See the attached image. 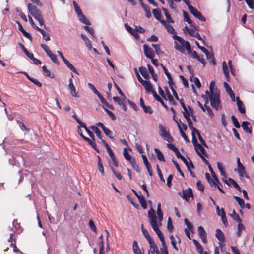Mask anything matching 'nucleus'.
<instances>
[{
	"label": "nucleus",
	"mask_w": 254,
	"mask_h": 254,
	"mask_svg": "<svg viewBox=\"0 0 254 254\" xmlns=\"http://www.w3.org/2000/svg\"><path fill=\"white\" fill-rule=\"evenodd\" d=\"M148 216L150 220V224L153 230L156 233L162 243V248L160 249L162 254L168 252L167 246L165 243L164 237L162 232L158 228L156 222V215L154 210L151 208L148 212Z\"/></svg>",
	"instance_id": "1"
},
{
	"label": "nucleus",
	"mask_w": 254,
	"mask_h": 254,
	"mask_svg": "<svg viewBox=\"0 0 254 254\" xmlns=\"http://www.w3.org/2000/svg\"><path fill=\"white\" fill-rule=\"evenodd\" d=\"M156 19L160 21L161 24L165 26L167 31L171 34H175V29L173 26L170 25V23H173L174 20L171 17H165V19H164V17H155Z\"/></svg>",
	"instance_id": "2"
},
{
	"label": "nucleus",
	"mask_w": 254,
	"mask_h": 254,
	"mask_svg": "<svg viewBox=\"0 0 254 254\" xmlns=\"http://www.w3.org/2000/svg\"><path fill=\"white\" fill-rule=\"evenodd\" d=\"M206 94L208 95L209 99L210 101L211 105L213 108L218 110L220 104V94L218 92L215 93L209 94L208 91H206Z\"/></svg>",
	"instance_id": "3"
},
{
	"label": "nucleus",
	"mask_w": 254,
	"mask_h": 254,
	"mask_svg": "<svg viewBox=\"0 0 254 254\" xmlns=\"http://www.w3.org/2000/svg\"><path fill=\"white\" fill-rule=\"evenodd\" d=\"M159 134L164 140L168 142L173 141V137L170 135L169 131H167L166 127L162 124H159Z\"/></svg>",
	"instance_id": "4"
},
{
	"label": "nucleus",
	"mask_w": 254,
	"mask_h": 254,
	"mask_svg": "<svg viewBox=\"0 0 254 254\" xmlns=\"http://www.w3.org/2000/svg\"><path fill=\"white\" fill-rule=\"evenodd\" d=\"M123 154H124V157L126 158V159L128 160V161H129L131 165H132V167L135 170H136L137 171H138L139 167L136 164L135 159L129 155V154L128 153V152L126 148L124 149Z\"/></svg>",
	"instance_id": "5"
},
{
	"label": "nucleus",
	"mask_w": 254,
	"mask_h": 254,
	"mask_svg": "<svg viewBox=\"0 0 254 254\" xmlns=\"http://www.w3.org/2000/svg\"><path fill=\"white\" fill-rule=\"evenodd\" d=\"M173 37L175 40H177L183 46L185 47L188 53L190 54L191 52V47L190 44L188 41L184 40L183 38L176 35H174Z\"/></svg>",
	"instance_id": "6"
},
{
	"label": "nucleus",
	"mask_w": 254,
	"mask_h": 254,
	"mask_svg": "<svg viewBox=\"0 0 254 254\" xmlns=\"http://www.w3.org/2000/svg\"><path fill=\"white\" fill-rule=\"evenodd\" d=\"M179 194L183 199H185L186 201H188V200L190 197H193L192 190L190 188L183 190L182 195L181 194V193H180Z\"/></svg>",
	"instance_id": "7"
},
{
	"label": "nucleus",
	"mask_w": 254,
	"mask_h": 254,
	"mask_svg": "<svg viewBox=\"0 0 254 254\" xmlns=\"http://www.w3.org/2000/svg\"><path fill=\"white\" fill-rule=\"evenodd\" d=\"M28 7L29 12L32 15V16L41 15V13L40 11L37 8V7L36 6L31 5V4H29L28 5Z\"/></svg>",
	"instance_id": "8"
},
{
	"label": "nucleus",
	"mask_w": 254,
	"mask_h": 254,
	"mask_svg": "<svg viewBox=\"0 0 254 254\" xmlns=\"http://www.w3.org/2000/svg\"><path fill=\"white\" fill-rule=\"evenodd\" d=\"M143 49L145 56L149 59L153 58L154 53L153 49L149 47L148 45L144 44L143 45Z\"/></svg>",
	"instance_id": "9"
},
{
	"label": "nucleus",
	"mask_w": 254,
	"mask_h": 254,
	"mask_svg": "<svg viewBox=\"0 0 254 254\" xmlns=\"http://www.w3.org/2000/svg\"><path fill=\"white\" fill-rule=\"evenodd\" d=\"M141 84L144 87L147 93H151L153 95V92H155L153 89V86L149 80H145L143 83H141Z\"/></svg>",
	"instance_id": "10"
},
{
	"label": "nucleus",
	"mask_w": 254,
	"mask_h": 254,
	"mask_svg": "<svg viewBox=\"0 0 254 254\" xmlns=\"http://www.w3.org/2000/svg\"><path fill=\"white\" fill-rule=\"evenodd\" d=\"M198 232L199 235L202 241L204 243H207V238H206V233L204 230L203 227L201 226H200L198 227Z\"/></svg>",
	"instance_id": "11"
},
{
	"label": "nucleus",
	"mask_w": 254,
	"mask_h": 254,
	"mask_svg": "<svg viewBox=\"0 0 254 254\" xmlns=\"http://www.w3.org/2000/svg\"><path fill=\"white\" fill-rule=\"evenodd\" d=\"M217 167L220 172V174L222 176H224L225 178V179H223V181L225 183H226L227 184L229 185L228 180L226 179V172H225L224 168H223V167L222 166V164L220 162H217Z\"/></svg>",
	"instance_id": "12"
},
{
	"label": "nucleus",
	"mask_w": 254,
	"mask_h": 254,
	"mask_svg": "<svg viewBox=\"0 0 254 254\" xmlns=\"http://www.w3.org/2000/svg\"><path fill=\"white\" fill-rule=\"evenodd\" d=\"M208 168H209V170L211 174V175L213 178V180L211 179V181L212 182V184L213 185H217L216 182L218 183H220V182H219L218 179L217 178L215 172H214V171L210 165H208Z\"/></svg>",
	"instance_id": "13"
},
{
	"label": "nucleus",
	"mask_w": 254,
	"mask_h": 254,
	"mask_svg": "<svg viewBox=\"0 0 254 254\" xmlns=\"http://www.w3.org/2000/svg\"><path fill=\"white\" fill-rule=\"evenodd\" d=\"M132 249L134 254H143L139 248L137 242L136 240L133 241L132 244Z\"/></svg>",
	"instance_id": "14"
},
{
	"label": "nucleus",
	"mask_w": 254,
	"mask_h": 254,
	"mask_svg": "<svg viewBox=\"0 0 254 254\" xmlns=\"http://www.w3.org/2000/svg\"><path fill=\"white\" fill-rule=\"evenodd\" d=\"M69 85L68 87L69 89L70 90V93L73 96L77 97V93L76 92L75 88L73 84L72 78H70L69 81Z\"/></svg>",
	"instance_id": "15"
},
{
	"label": "nucleus",
	"mask_w": 254,
	"mask_h": 254,
	"mask_svg": "<svg viewBox=\"0 0 254 254\" xmlns=\"http://www.w3.org/2000/svg\"><path fill=\"white\" fill-rule=\"evenodd\" d=\"M237 104L240 112L242 114L245 113V108L243 102L240 100L238 97H236Z\"/></svg>",
	"instance_id": "16"
},
{
	"label": "nucleus",
	"mask_w": 254,
	"mask_h": 254,
	"mask_svg": "<svg viewBox=\"0 0 254 254\" xmlns=\"http://www.w3.org/2000/svg\"><path fill=\"white\" fill-rule=\"evenodd\" d=\"M139 71L142 75V76L145 79V80H148L149 79L150 76L148 73L145 67H140L139 68Z\"/></svg>",
	"instance_id": "17"
},
{
	"label": "nucleus",
	"mask_w": 254,
	"mask_h": 254,
	"mask_svg": "<svg viewBox=\"0 0 254 254\" xmlns=\"http://www.w3.org/2000/svg\"><path fill=\"white\" fill-rule=\"evenodd\" d=\"M149 244V247L150 249V252L152 254H155V252L158 251L157 246L154 242V240H152L148 242Z\"/></svg>",
	"instance_id": "18"
},
{
	"label": "nucleus",
	"mask_w": 254,
	"mask_h": 254,
	"mask_svg": "<svg viewBox=\"0 0 254 254\" xmlns=\"http://www.w3.org/2000/svg\"><path fill=\"white\" fill-rule=\"evenodd\" d=\"M216 237L220 242L225 241L224 235L219 229H217L216 230Z\"/></svg>",
	"instance_id": "19"
},
{
	"label": "nucleus",
	"mask_w": 254,
	"mask_h": 254,
	"mask_svg": "<svg viewBox=\"0 0 254 254\" xmlns=\"http://www.w3.org/2000/svg\"><path fill=\"white\" fill-rule=\"evenodd\" d=\"M157 214L158 215V222L156 221L157 224L158 225V227L161 225V222L163 220V213L161 211V209H157ZM157 219V217H156Z\"/></svg>",
	"instance_id": "20"
},
{
	"label": "nucleus",
	"mask_w": 254,
	"mask_h": 254,
	"mask_svg": "<svg viewBox=\"0 0 254 254\" xmlns=\"http://www.w3.org/2000/svg\"><path fill=\"white\" fill-rule=\"evenodd\" d=\"M196 152L198 154V155L199 156V154H202L203 156H205L206 157H207V155L205 152L204 148L202 147V146L200 145H197V148H195Z\"/></svg>",
	"instance_id": "21"
},
{
	"label": "nucleus",
	"mask_w": 254,
	"mask_h": 254,
	"mask_svg": "<svg viewBox=\"0 0 254 254\" xmlns=\"http://www.w3.org/2000/svg\"><path fill=\"white\" fill-rule=\"evenodd\" d=\"M188 7L191 14L193 16H201L200 13L193 6L190 4Z\"/></svg>",
	"instance_id": "22"
},
{
	"label": "nucleus",
	"mask_w": 254,
	"mask_h": 254,
	"mask_svg": "<svg viewBox=\"0 0 254 254\" xmlns=\"http://www.w3.org/2000/svg\"><path fill=\"white\" fill-rule=\"evenodd\" d=\"M249 124L250 123L248 122L244 121L242 124V127L245 132L251 134L252 133V130L248 127Z\"/></svg>",
	"instance_id": "23"
},
{
	"label": "nucleus",
	"mask_w": 254,
	"mask_h": 254,
	"mask_svg": "<svg viewBox=\"0 0 254 254\" xmlns=\"http://www.w3.org/2000/svg\"><path fill=\"white\" fill-rule=\"evenodd\" d=\"M80 127L84 128L87 133L88 134L89 136L93 139V140H95L94 136L93 133L86 127L85 124L84 123H82L80 122Z\"/></svg>",
	"instance_id": "24"
},
{
	"label": "nucleus",
	"mask_w": 254,
	"mask_h": 254,
	"mask_svg": "<svg viewBox=\"0 0 254 254\" xmlns=\"http://www.w3.org/2000/svg\"><path fill=\"white\" fill-rule=\"evenodd\" d=\"M67 67H68L73 72L78 74V73L75 68L70 64V63L66 59L63 61Z\"/></svg>",
	"instance_id": "25"
},
{
	"label": "nucleus",
	"mask_w": 254,
	"mask_h": 254,
	"mask_svg": "<svg viewBox=\"0 0 254 254\" xmlns=\"http://www.w3.org/2000/svg\"><path fill=\"white\" fill-rule=\"evenodd\" d=\"M141 229H142V232L143 235L146 238V239L148 240V242L153 240L152 238L150 237L147 230L144 228L143 224H142V225H141Z\"/></svg>",
	"instance_id": "26"
},
{
	"label": "nucleus",
	"mask_w": 254,
	"mask_h": 254,
	"mask_svg": "<svg viewBox=\"0 0 254 254\" xmlns=\"http://www.w3.org/2000/svg\"><path fill=\"white\" fill-rule=\"evenodd\" d=\"M90 128L96 133V135L101 140H103L102 139L101 132L97 127L94 126H91Z\"/></svg>",
	"instance_id": "27"
},
{
	"label": "nucleus",
	"mask_w": 254,
	"mask_h": 254,
	"mask_svg": "<svg viewBox=\"0 0 254 254\" xmlns=\"http://www.w3.org/2000/svg\"><path fill=\"white\" fill-rule=\"evenodd\" d=\"M181 160L185 163V165L187 166L188 169L189 170H190V166L192 168H194V166L191 162V161L189 158V161H188L183 156V157L181 159Z\"/></svg>",
	"instance_id": "28"
},
{
	"label": "nucleus",
	"mask_w": 254,
	"mask_h": 254,
	"mask_svg": "<svg viewBox=\"0 0 254 254\" xmlns=\"http://www.w3.org/2000/svg\"><path fill=\"white\" fill-rule=\"evenodd\" d=\"M154 151L156 153L157 158L159 160L161 161H165L164 157L159 149L155 148Z\"/></svg>",
	"instance_id": "29"
},
{
	"label": "nucleus",
	"mask_w": 254,
	"mask_h": 254,
	"mask_svg": "<svg viewBox=\"0 0 254 254\" xmlns=\"http://www.w3.org/2000/svg\"><path fill=\"white\" fill-rule=\"evenodd\" d=\"M98 167L99 170L101 172V173L103 175H104V167L101 161V159L99 156H98Z\"/></svg>",
	"instance_id": "30"
},
{
	"label": "nucleus",
	"mask_w": 254,
	"mask_h": 254,
	"mask_svg": "<svg viewBox=\"0 0 254 254\" xmlns=\"http://www.w3.org/2000/svg\"><path fill=\"white\" fill-rule=\"evenodd\" d=\"M193 242L194 244L195 245L198 252L200 254H202L203 253V248L201 247V245L199 243V242L195 239L193 240Z\"/></svg>",
	"instance_id": "31"
},
{
	"label": "nucleus",
	"mask_w": 254,
	"mask_h": 254,
	"mask_svg": "<svg viewBox=\"0 0 254 254\" xmlns=\"http://www.w3.org/2000/svg\"><path fill=\"white\" fill-rule=\"evenodd\" d=\"M184 21L188 23L190 26L193 29H197L196 25L193 23L189 17H184Z\"/></svg>",
	"instance_id": "32"
},
{
	"label": "nucleus",
	"mask_w": 254,
	"mask_h": 254,
	"mask_svg": "<svg viewBox=\"0 0 254 254\" xmlns=\"http://www.w3.org/2000/svg\"><path fill=\"white\" fill-rule=\"evenodd\" d=\"M195 29H193L192 28V30H191V32H190V34L193 37L198 38L200 40H202L203 43H204V44H205L204 41L202 39L200 34L198 33H197L195 31Z\"/></svg>",
	"instance_id": "33"
},
{
	"label": "nucleus",
	"mask_w": 254,
	"mask_h": 254,
	"mask_svg": "<svg viewBox=\"0 0 254 254\" xmlns=\"http://www.w3.org/2000/svg\"><path fill=\"white\" fill-rule=\"evenodd\" d=\"M245 229L244 225L242 223V222H238L237 235L240 237L241 235L242 232Z\"/></svg>",
	"instance_id": "34"
},
{
	"label": "nucleus",
	"mask_w": 254,
	"mask_h": 254,
	"mask_svg": "<svg viewBox=\"0 0 254 254\" xmlns=\"http://www.w3.org/2000/svg\"><path fill=\"white\" fill-rule=\"evenodd\" d=\"M178 128L179 129V131L180 132L182 137L184 139V140L186 142H189V140L188 139L187 135H186V134L184 133L183 129H182L181 125L179 124L178 123Z\"/></svg>",
	"instance_id": "35"
},
{
	"label": "nucleus",
	"mask_w": 254,
	"mask_h": 254,
	"mask_svg": "<svg viewBox=\"0 0 254 254\" xmlns=\"http://www.w3.org/2000/svg\"><path fill=\"white\" fill-rule=\"evenodd\" d=\"M161 65L162 67L163 68L165 74L166 75L167 77H168V79L169 80L168 84H170V83H172V79L171 74L168 72L167 69L165 67V66L162 64H161Z\"/></svg>",
	"instance_id": "36"
},
{
	"label": "nucleus",
	"mask_w": 254,
	"mask_h": 254,
	"mask_svg": "<svg viewBox=\"0 0 254 254\" xmlns=\"http://www.w3.org/2000/svg\"><path fill=\"white\" fill-rule=\"evenodd\" d=\"M234 197L236 199V200L238 202L240 207L241 208H245V202H244V201L243 200V199H242L240 197L237 196H234Z\"/></svg>",
	"instance_id": "37"
},
{
	"label": "nucleus",
	"mask_w": 254,
	"mask_h": 254,
	"mask_svg": "<svg viewBox=\"0 0 254 254\" xmlns=\"http://www.w3.org/2000/svg\"><path fill=\"white\" fill-rule=\"evenodd\" d=\"M153 96H154V97L155 98V99L159 101V102L161 103V104L165 107H166V105L165 104L164 101H163V100L161 99V98L157 95V94L156 93V92H153Z\"/></svg>",
	"instance_id": "38"
},
{
	"label": "nucleus",
	"mask_w": 254,
	"mask_h": 254,
	"mask_svg": "<svg viewBox=\"0 0 254 254\" xmlns=\"http://www.w3.org/2000/svg\"><path fill=\"white\" fill-rule=\"evenodd\" d=\"M229 182L233 185V186L237 189L239 191H241V188L239 185L236 182V181L233 179L229 178L228 179Z\"/></svg>",
	"instance_id": "39"
},
{
	"label": "nucleus",
	"mask_w": 254,
	"mask_h": 254,
	"mask_svg": "<svg viewBox=\"0 0 254 254\" xmlns=\"http://www.w3.org/2000/svg\"><path fill=\"white\" fill-rule=\"evenodd\" d=\"M48 56L51 58V59L52 60V61L54 63H55L57 64H59V61H58L57 56L54 54H53L52 52Z\"/></svg>",
	"instance_id": "40"
},
{
	"label": "nucleus",
	"mask_w": 254,
	"mask_h": 254,
	"mask_svg": "<svg viewBox=\"0 0 254 254\" xmlns=\"http://www.w3.org/2000/svg\"><path fill=\"white\" fill-rule=\"evenodd\" d=\"M17 123L19 124V126L20 128H21V129H22L23 130H25L27 132H29L30 129L26 127V126H25V125L24 124V123L23 122H20V121H17Z\"/></svg>",
	"instance_id": "41"
},
{
	"label": "nucleus",
	"mask_w": 254,
	"mask_h": 254,
	"mask_svg": "<svg viewBox=\"0 0 254 254\" xmlns=\"http://www.w3.org/2000/svg\"><path fill=\"white\" fill-rule=\"evenodd\" d=\"M238 173H239L240 176L241 178L244 177H245L246 178L248 177V176H247L246 172L245 170L244 167L242 168L238 169Z\"/></svg>",
	"instance_id": "42"
},
{
	"label": "nucleus",
	"mask_w": 254,
	"mask_h": 254,
	"mask_svg": "<svg viewBox=\"0 0 254 254\" xmlns=\"http://www.w3.org/2000/svg\"><path fill=\"white\" fill-rule=\"evenodd\" d=\"M152 46L154 48L155 52L157 54L159 55L163 53V52L161 50V49L159 45L152 44Z\"/></svg>",
	"instance_id": "43"
},
{
	"label": "nucleus",
	"mask_w": 254,
	"mask_h": 254,
	"mask_svg": "<svg viewBox=\"0 0 254 254\" xmlns=\"http://www.w3.org/2000/svg\"><path fill=\"white\" fill-rule=\"evenodd\" d=\"M231 119H232V120L233 121V123L234 126L236 128H239L240 127V125L238 121L237 120V119L236 118V117L234 115H232L231 116Z\"/></svg>",
	"instance_id": "44"
},
{
	"label": "nucleus",
	"mask_w": 254,
	"mask_h": 254,
	"mask_svg": "<svg viewBox=\"0 0 254 254\" xmlns=\"http://www.w3.org/2000/svg\"><path fill=\"white\" fill-rule=\"evenodd\" d=\"M81 37L83 40L85 41L87 46L88 47L89 49H91L92 47V45L91 44V42L90 40L88 39V38H87L84 35L82 34Z\"/></svg>",
	"instance_id": "45"
},
{
	"label": "nucleus",
	"mask_w": 254,
	"mask_h": 254,
	"mask_svg": "<svg viewBox=\"0 0 254 254\" xmlns=\"http://www.w3.org/2000/svg\"><path fill=\"white\" fill-rule=\"evenodd\" d=\"M205 55L207 57V58L208 60H212V63L213 64H216V63H215V61L214 60V55L213 53H209V52L208 51L207 52V53H205Z\"/></svg>",
	"instance_id": "46"
},
{
	"label": "nucleus",
	"mask_w": 254,
	"mask_h": 254,
	"mask_svg": "<svg viewBox=\"0 0 254 254\" xmlns=\"http://www.w3.org/2000/svg\"><path fill=\"white\" fill-rule=\"evenodd\" d=\"M232 216L234 220H235L237 222H242V220L240 218L239 215L236 212V211L234 210H233V214L232 215Z\"/></svg>",
	"instance_id": "47"
},
{
	"label": "nucleus",
	"mask_w": 254,
	"mask_h": 254,
	"mask_svg": "<svg viewBox=\"0 0 254 254\" xmlns=\"http://www.w3.org/2000/svg\"><path fill=\"white\" fill-rule=\"evenodd\" d=\"M14 243H11L10 244V247H13V251L14 252H16V253H20L21 254H23V253L22 252H21L19 249L18 248L16 247V241L15 240H14Z\"/></svg>",
	"instance_id": "48"
},
{
	"label": "nucleus",
	"mask_w": 254,
	"mask_h": 254,
	"mask_svg": "<svg viewBox=\"0 0 254 254\" xmlns=\"http://www.w3.org/2000/svg\"><path fill=\"white\" fill-rule=\"evenodd\" d=\"M103 131L107 136H109L111 139H113L114 137L113 136V132L112 131L106 127V128L103 130Z\"/></svg>",
	"instance_id": "49"
},
{
	"label": "nucleus",
	"mask_w": 254,
	"mask_h": 254,
	"mask_svg": "<svg viewBox=\"0 0 254 254\" xmlns=\"http://www.w3.org/2000/svg\"><path fill=\"white\" fill-rule=\"evenodd\" d=\"M89 226L90 228L95 232L97 231L96 227L94 224V222L92 219H90L89 221Z\"/></svg>",
	"instance_id": "50"
},
{
	"label": "nucleus",
	"mask_w": 254,
	"mask_h": 254,
	"mask_svg": "<svg viewBox=\"0 0 254 254\" xmlns=\"http://www.w3.org/2000/svg\"><path fill=\"white\" fill-rule=\"evenodd\" d=\"M167 228L168 230L172 232L173 230V226L172 225V221L170 217H169L167 223Z\"/></svg>",
	"instance_id": "51"
},
{
	"label": "nucleus",
	"mask_w": 254,
	"mask_h": 254,
	"mask_svg": "<svg viewBox=\"0 0 254 254\" xmlns=\"http://www.w3.org/2000/svg\"><path fill=\"white\" fill-rule=\"evenodd\" d=\"M221 216L222 221L223 222L224 224H227V219L225 215V211L223 209V208H221V214L220 215Z\"/></svg>",
	"instance_id": "52"
},
{
	"label": "nucleus",
	"mask_w": 254,
	"mask_h": 254,
	"mask_svg": "<svg viewBox=\"0 0 254 254\" xmlns=\"http://www.w3.org/2000/svg\"><path fill=\"white\" fill-rule=\"evenodd\" d=\"M41 46L43 48V49L45 51L47 55L51 53V51L50 50V49L47 45L45 44H41Z\"/></svg>",
	"instance_id": "53"
},
{
	"label": "nucleus",
	"mask_w": 254,
	"mask_h": 254,
	"mask_svg": "<svg viewBox=\"0 0 254 254\" xmlns=\"http://www.w3.org/2000/svg\"><path fill=\"white\" fill-rule=\"evenodd\" d=\"M185 223L187 226V229L190 231H192L193 230V226L188 221L187 219H185L184 220Z\"/></svg>",
	"instance_id": "54"
},
{
	"label": "nucleus",
	"mask_w": 254,
	"mask_h": 254,
	"mask_svg": "<svg viewBox=\"0 0 254 254\" xmlns=\"http://www.w3.org/2000/svg\"><path fill=\"white\" fill-rule=\"evenodd\" d=\"M104 109L113 120H115L116 119V117L113 112L105 108H104Z\"/></svg>",
	"instance_id": "55"
},
{
	"label": "nucleus",
	"mask_w": 254,
	"mask_h": 254,
	"mask_svg": "<svg viewBox=\"0 0 254 254\" xmlns=\"http://www.w3.org/2000/svg\"><path fill=\"white\" fill-rule=\"evenodd\" d=\"M174 164L175 165L177 170H178V171L180 173V175L182 176V177H184V175L183 174V173L182 172V171H181L180 167H179V164H178V163L177 162H176L174 160H172Z\"/></svg>",
	"instance_id": "56"
},
{
	"label": "nucleus",
	"mask_w": 254,
	"mask_h": 254,
	"mask_svg": "<svg viewBox=\"0 0 254 254\" xmlns=\"http://www.w3.org/2000/svg\"><path fill=\"white\" fill-rule=\"evenodd\" d=\"M224 88L225 89V90L226 91V92L229 94L230 93H232L233 92V91L232 90V89H231V88L230 87L229 84L226 83V82H224Z\"/></svg>",
	"instance_id": "57"
},
{
	"label": "nucleus",
	"mask_w": 254,
	"mask_h": 254,
	"mask_svg": "<svg viewBox=\"0 0 254 254\" xmlns=\"http://www.w3.org/2000/svg\"><path fill=\"white\" fill-rule=\"evenodd\" d=\"M143 109L144 112L146 113L151 114L153 113V110L150 106H145L143 107Z\"/></svg>",
	"instance_id": "58"
},
{
	"label": "nucleus",
	"mask_w": 254,
	"mask_h": 254,
	"mask_svg": "<svg viewBox=\"0 0 254 254\" xmlns=\"http://www.w3.org/2000/svg\"><path fill=\"white\" fill-rule=\"evenodd\" d=\"M184 111L183 112V114L184 115V117L186 119L190 118V113H189V111L188 108L186 107V109H183Z\"/></svg>",
	"instance_id": "59"
},
{
	"label": "nucleus",
	"mask_w": 254,
	"mask_h": 254,
	"mask_svg": "<svg viewBox=\"0 0 254 254\" xmlns=\"http://www.w3.org/2000/svg\"><path fill=\"white\" fill-rule=\"evenodd\" d=\"M110 157H111L112 161L113 163L114 164V165L116 167H118V162L116 160V157H115V155H114V154L113 153L112 155H111L110 156Z\"/></svg>",
	"instance_id": "60"
},
{
	"label": "nucleus",
	"mask_w": 254,
	"mask_h": 254,
	"mask_svg": "<svg viewBox=\"0 0 254 254\" xmlns=\"http://www.w3.org/2000/svg\"><path fill=\"white\" fill-rule=\"evenodd\" d=\"M247 4L249 7L251 8H254V0H245Z\"/></svg>",
	"instance_id": "61"
},
{
	"label": "nucleus",
	"mask_w": 254,
	"mask_h": 254,
	"mask_svg": "<svg viewBox=\"0 0 254 254\" xmlns=\"http://www.w3.org/2000/svg\"><path fill=\"white\" fill-rule=\"evenodd\" d=\"M215 85V82L213 81H212L209 85V90L210 92H209V94L215 93L216 92H214L213 90V88Z\"/></svg>",
	"instance_id": "62"
},
{
	"label": "nucleus",
	"mask_w": 254,
	"mask_h": 254,
	"mask_svg": "<svg viewBox=\"0 0 254 254\" xmlns=\"http://www.w3.org/2000/svg\"><path fill=\"white\" fill-rule=\"evenodd\" d=\"M196 185H197V188L199 190H200L201 191H203L204 190V187L200 181H198L197 182Z\"/></svg>",
	"instance_id": "63"
},
{
	"label": "nucleus",
	"mask_w": 254,
	"mask_h": 254,
	"mask_svg": "<svg viewBox=\"0 0 254 254\" xmlns=\"http://www.w3.org/2000/svg\"><path fill=\"white\" fill-rule=\"evenodd\" d=\"M30 81L34 83L35 85H37L39 87H42V84L37 79L32 78Z\"/></svg>",
	"instance_id": "64"
}]
</instances>
